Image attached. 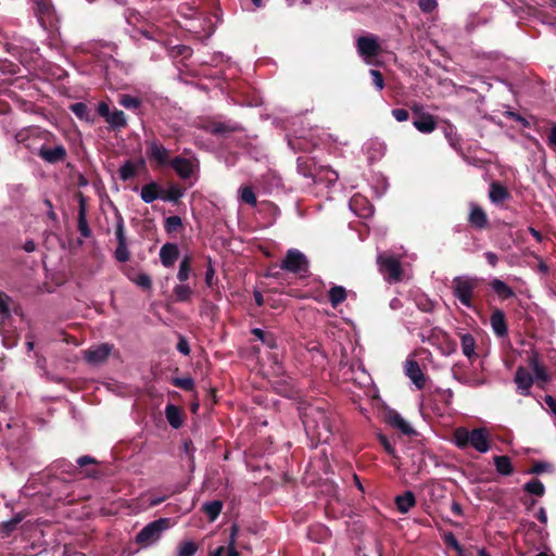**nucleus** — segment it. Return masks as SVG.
<instances>
[{
  "label": "nucleus",
  "instance_id": "18",
  "mask_svg": "<svg viewBox=\"0 0 556 556\" xmlns=\"http://www.w3.org/2000/svg\"><path fill=\"white\" fill-rule=\"evenodd\" d=\"M203 129L214 136H226L240 130V127L236 124L231 123H223L216 121H210L204 126Z\"/></svg>",
  "mask_w": 556,
  "mask_h": 556
},
{
  "label": "nucleus",
  "instance_id": "37",
  "mask_svg": "<svg viewBox=\"0 0 556 556\" xmlns=\"http://www.w3.org/2000/svg\"><path fill=\"white\" fill-rule=\"evenodd\" d=\"M460 341H462L463 354L466 357H468L469 359L475 357L476 356V351H475L476 340H475L473 336L470 333H465L462 336Z\"/></svg>",
  "mask_w": 556,
  "mask_h": 556
},
{
  "label": "nucleus",
  "instance_id": "20",
  "mask_svg": "<svg viewBox=\"0 0 556 556\" xmlns=\"http://www.w3.org/2000/svg\"><path fill=\"white\" fill-rule=\"evenodd\" d=\"M489 198L493 204L500 205L503 202L509 200L511 198V194L508 191V189L501 182L492 181L490 184Z\"/></svg>",
  "mask_w": 556,
  "mask_h": 556
},
{
  "label": "nucleus",
  "instance_id": "24",
  "mask_svg": "<svg viewBox=\"0 0 556 556\" xmlns=\"http://www.w3.org/2000/svg\"><path fill=\"white\" fill-rule=\"evenodd\" d=\"M140 197L144 203H152L157 199L162 200V187L155 181L146 184L141 188Z\"/></svg>",
  "mask_w": 556,
  "mask_h": 556
},
{
  "label": "nucleus",
  "instance_id": "48",
  "mask_svg": "<svg viewBox=\"0 0 556 556\" xmlns=\"http://www.w3.org/2000/svg\"><path fill=\"white\" fill-rule=\"evenodd\" d=\"M554 471V465L548 462H534L532 467L528 470V473L532 475H541L543 472H553Z\"/></svg>",
  "mask_w": 556,
  "mask_h": 556
},
{
  "label": "nucleus",
  "instance_id": "12",
  "mask_svg": "<svg viewBox=\"0 0 556 556\" xmlns=\"http://www.w3.org/2000/svg\"><path fill=\"white\" fill-rule=\"evenodd\" d=\"M405 375L412 380L418 390H422L426 386V376L420 365L414 358H407L405 362Z\"/></svg>",
  "mask_w": 556,
  "mask_h": 556
},
{
  "label": "nucleus",
  "instance_id": "19",
  "mask_svg": "<svg viewBox=\"0 0 556 556\" xmlns=\"http://www.w3.org/2000/svg\"><path fill=\"white\" fill-rule=\"evenodd\" d=\"M179 257V248L176 243L167 242L162 245L160 250V260L164 267L169 268L174 266Z\"/></svg>",
  "mask_w": 556,
  "mask_h": 556
},
{
  "label": "nucleus",
  "instance_id": "40",
  "mask_svg": "<svg viewBox=\"0 0 556 556\" xmlns=\"http://www.w3.org/2000/svg\"><path fill=\"white\" fill-rule=\"evenodd\" d=\"M199 551V544L194 541H181L176 551V556H195Z\"/></svg>",
  "mask_w": 556,
  "mask_h": 556
},
{
  "label": "nucleus",
  "instance_id": "7",
  "mask_svg": "<svg viewBox=\"0 0 556 556\" xmlns=\"http://www.w3.org/2000/svg\"><path fill=\"white\" fill-rule=\"evenodd\" d=\"M146 144V154L150 161L155 162L159 167L169 166V151L159 140H148Z\"/></svg>",
  "mask_w": 556,
  "mask_h": 556
},
{
  "label": "nucleus",
  "instance_id": "38",
  "mask_svg": "<svg viewBox=\"0 0 556 556\" xmlns=\"http://www.w3.org/2000/svg\"><path fill=\"white\" fill-rule=\"evenodd\" d=\"M173 293L177 302H189L193 294V290L189 285L180 282L174 287Z\"/></svg>",
  "mask_w": 556,
  "mask_h": 556
},
{
  "label": "nucleus",
  "instance_id": "55",
  "mask_svg": "<svg viewBox=\"0 0 556 556\" xmlns=\"http://www.w3.org/2000/svg\"><path fill=\"white\" fill-rule=\"evenodd\" d=\"M370 76L372 77V84L375 87L380 91L384 88V78L380 71L378 70H370L369 71Z\"/></svg>",
  "mask_w": 556,
  "mask_h": 556
},
{
  "label": "nucleus",
  "instance_id": "61",
  "mask_svg": "<svg viewBox=\"0 0 556 556\" xmlns=\"http://www.w3.org/2000/svg\"><path fill=\"white\" fill-rule=\"evenodd\" d=\"M392 116L397 121V122H405L408 119L409 117V113L407 110L405 109H393L392 110Z\"/></svg>",
  "mask_w": 556,
  "mask_h": 556
},
{
  "label": "nucleus",
  "instance_id": "62",
  "mask_svg": "<svg viewBox=\"0 0 556 556\" xmlns=\"http://www.w3.org/2000/svg\"><path fill=\"white\" fill-rule=\"evenodd\" d=\"M97 112L101 117H103L105 119L110 115L111 110L106 102L101 101V102H99V104L97 106Z\"/></svg>",
  "mask_w": 556,
  "mask_h": 556
},
{
  "label": "nucleus",
  "instance_id": "16",
  "mask_svg": "<svg viewBox=\"0 0 556 556\" xmlns=\"http://www.w3.org/2000/svg\"><path fill=\"white\" fill-rule=\"evenodd\" d=\"M298 173L306 178H312L314 182L320 180L317 174V165L313 159L308 156H299L296 160Z\"/></svg>",
  "mask_w": 556,
  "mask_h": 556
},
{
  "label": "nucleus",
  "instance_id": "14",
  "mask_svg": "<svg viewBox=\"0 0 556 556\" xmlns=\"http://www.w3.org/2000/svg\"><path fill=\"white\" fill-rule=\"evenodd\" d=\"M386 422L393 428L399 429L405 435L416 434L414 428L394 409L386 413Z\"/></svg>",
  "mask_w": 556,
  "mask_h": 556
},
{
  "label": "nucleus",
  "instance_id": "26",
  "mask_svg": "<svg viewBox=\"0 0 556 556\" xmlns=\"http://www.w3.org/2000/svg\"><path fill=\"white\" fill-rule=\"evenodd\" d=\"M239 534V526L237 523H233L230 527V533H229V540L226 547L227 556H240L238 552V547L247 548L245 545L239 543L237 541Z\"/></svg>",
  "mask_w": 556,
  "mask_h": 556
},
{
  "label": "nucleus",
  "instance_id": "47",
  "mask_svg": "<svg viewBox=\"0 0 556 556\" xmlns=\"http://www.w3.org/2000/svg\"><path fill=\"white\" fill-rule=\"evenodd\" d=\"M170 383L174 387L179 388L184 391H193L194 387H195L194 380L191 377H184V378L174 377V378H172Z\"/></svg>",
  "mask_w": 556,
  "mask_h": 556
},
{
  "label": "nucleus",
  "instance_id": "27",
  "mask_svg": "<svg viewBox=\"0 0 556 556\" xmlns=\"http://www.w3.org/2000/svg\"><path fill=\"white\" fill-rule=\"evenodd\" d=\"M110 130H121L127 126V118L123 111L115 109L105 118Z\"/></svg>",
  "mask_w": 556,
  "mask_h": 556
},
{
  "label": "nucleus",
  "instance_id": "5",
  "mask_svg": "<svg viewBox=\"0 0 556 556\" xmlns=\"http://www.w3.org/2000/svg\"><path fill=\"white\" fill-rule=\"evenodd\" d=\"M34 13L39 24L47 29L58 21L54 5L51 0H33Z\"/></svg>",
  "mask_w": 556,
  "mask_h": 556
},
{
  "label": "nucleus",
  "instance_id": "1",
  "mask_svg": "<svg viewBox=\"0 0 556 556\" xmlns=\"http://www.w3.org/2000/svg\"><path fill=\"white\" fill-rule=\"evenodd\" d=\"M453 441L460 450L473 447L479 453H486L491 447L489 433L484 428L468 430L465 427H458L453 433Z\"/></svg>",
  "mask_w": 556,
  "mask_h": 556
},
{
  "label": "nucleus",
  "instance_id": "2",
  "mask_svg": "<svg viewBox=\"0 0 556 556\" xmlns=\"http://www.w3.org/2000/svg\"><path fill=\"white\" fill-rule=\"evenodd\" d=\"M478 277L457 276L452 280L453 295L466 307L473 306L472 299L475 290L480 286Z\"/></svg>",
  "mask_w": 556,
  "mask_h": 556
},
{
  "label": "nucleus",
  "instance_id": "23",
  "mask_svg": "<svg viewBox=\"0 0 556 556\" xmlns=\"http://www.w3.org/2000/svg\"><path fill=\"white\" fill-rule=\"evenodd\" d=\"M394 503L399 513L407 514L410 508L416 506L417 501L412 491H405L403 494L395 496Z\"/></svg>",
  "mask_w": 556,
  "mask_h": 556
},
{
  "label": "nucleus",
  "instance_id": "63",
  "mask_svg": "<svg viewBox=\"0 0 556 556\" xmlns=\"http://www.w3.org/2000/svg\"><path fill=\"white\" fill-rule=\"evenodd\" d=\"M547 144L552 148H556V124L549 129L547 135Z\"/></svg>",
  "mask_w": 556,
  "mask_h": 556
},
{
  "label": "nucleus",
  "instance_id": "60",
  "mask_svg": "<svg viewBox=\"0 0 556 556\" xmlns=\"http://www.w3.org/2000/svg\"><path fill=\"white\" fill-rule=\"evenodd\" d=\"M177 350L184 354V355H189L190 354V345H189V342L187 341V339L185 337H179V340H178V343H177Z\"/></svg>",
  "mask_w": 556,
  "mask_h": 556
},
{
  "label": "nucleus",
  "instance_id": "4",
  "mask_svg": "<svg viewBox=\"0 0 556 556\" xmlns=\"http://www.w3.org/2000/svg\"><path fill=\"white\" fill-rule=\"evenodd\" d=\"M280 267L289 273L302 275L308 273L309 263L301 251L290 249L287 251Z\"/></svg>",
  "mask_w": 556,
  "mask_h": 556
},
{
  "label": "nucleus",
  "instance_id": "11",
  "mask_svg": "<svg viewBox=\"0 0 556 556\" xmlns=\"http://www.w3.org/2000/svg\"><path fill=\"white\" fill-rule=\"evenodd\" d=\"M356 47L358 53L365 58H376L381 51L380 45L372 35L361 36L357 39Z\"/></svg>",
  "mask_w": 556,
  "mask_h": 556
},
{
  "label": "nucleus",
  "instance_id": "30",
  "mask_svg": "<svg viewBox=\"0 0 556 556\" xmlns=\"http://www.w3.org/2000/svg\"><path fill=\"white\" fill-rule=\"evenodd\" d=\"M496 471L502 476H510L514 473L511 459L506 455H496L493 458Z\"/></svg>",
  "mask_w": 556,
  "mask_h": 556
},
{
  "label": "nucleus",
  "instance_id": "35",
  "mask_svg": "<svg viewBox=\"0 0 556 556\" xmlns=\"http://www.w3.org/2000/svg\"><path fill=\"white\" fill-rule=\"evenodd\" d=\"M192 261H193V258L189 254H186L182 257V260L179 264L178 273H177V279L180 282H186L189 279L190 274H191Z\"/></svg>",
  "mask_w": 556,
  "mask_h": 556
},
{
  "label": "nucleus",
  "instance_id": "50",
  "mask_svg": "<svg viewBox=\"0 0 556 556\" xmlns=\"http://www.w3.org/2000/svg\"><path fill=\"white\" fill-rule=\"evenodd\" d=\"M119 104L128 110H137L141 105V100L130 94H123L119 99Z\"/></svg>",
  "mask_w": 556,
  "mask_h": 556
},
{
  "label": "nucleus",
  "instance_id": "34",
  "mask_svg": "<svg viewBox=\"0 0 556 556\" xmlns=\"http://www.w3.org/2000/svg\"><path fill=\"white\" fill-rule=\"evenodd\" d=\"M77 465L80 467V468H86L85 469V475L89 478H97L99 477L100 472L99 470L96 468V467H92V468H87L89 465H97L98 464V460L89 455H84V456H80L79 458H77L76 460Z\"/></svg>",
  "mask_w": 556,
  "mask_h": 556
},
{
  "label": "nucleus",
  "instance_id": "6",
  "mask_svg": "<svg viewBox=\"0 0 556 556\" xmlns=\"http://www.w3.org/2000/svg\"><path fill=\"white\" fill-rule=\"evenodd\" d=\"M379 270L389 282H397L402 280L403 269L401 263L394 256L379 255L377 258Z\"/></svg>",
  "mask_w": 556,
  "mask_h": 556
},
{
  "label": "nucleus",
  "instance_id": "9",
  "mask_svg": "<svg viewBox=\"0 0 556 556\" xmlns=\"http://www.w3.org/2000/svg\"><path fill=\"white\" fill-rule=\"evenodd\" d=\"M114 345L111 343H101L83 351L85 361L93 366L101 365L106 362Z\"/></svg>",
  "mask_w": 556,
  "mask_h": 556
},
{
  "label": "nucleus",
  "instance_id": "3",
  "mask_svg": "<svg viewBox=\"0 0 556 556\" xmlns=\"http://www.w3.org/2000/svg\"><path fill=\"white\" fill-rule=\"evenodd\" d=\"M170 526L169 518H159L144 526L136 535L135 542L142 547H148L157 542L162 533Z\"/></svg>",
  "mask_w": 556,
  "mask_h": 556
},
{
  "label": "nucleus",
  "instance_id": "21",
  "mask_svg": "<svg viewBox=\"0 0 556 556\" xmlns=\"http://www.w3.org/2000/svg\"><path fill=\"white\" fill-rule=\"evenodd\" d=\"M413 125L418 131L430 134L437 128V121L429 113H419L418 117L414 119Z\"/></svg>",
  "mask_w": 556,
  "mask_h": 556
},
{
  "label": "nucleus",
  "instance_id": "22",
  "mask_svg": "<svg viewBox=\"0 0 556 556\" xmlns=\"http://www.w3.org/2000/svg\"><path fill=\"white\" fill-rule=\"evenodd\" d=\"M515 382L520 394H529V389L533 384V378L526 368L518 367L515 374Z\"/></svg>",
  "mask_w": 556,
  "mask_h": 556
},
{
  "label": "nucleus",
  "instance_id": "13",
  "mask_svg": "<svg viewBox=\"0 0 556 556\" xmlns=\"http://www.w3.org/2000/svg\"><path fill=\"white\" fill-rule=\"evenodd\" d=\"M470 212L468 215L469 225L478 230H483L489 227V218L485 211L476 203L469 204Z\"/></svg>",
  "mask_w": 556,
  "mask_h": 556
},
{
  "label": "nucleus",
  "instance_id": "8",
  "mask_svg": "<svg viewBox=\"0 0 556 556\" xmlns=\"http://www.w3.org/2000/svg\"><path fill=\"white\" fill-rule=\"evenodd\" d=\"M36 154L46 163L49 164H58L62 163L67 157V151L65 147L61 143L55 144L53 147L48 144H42L36 152Z\"/></svg>",
  "mask_w": 556,
  "mask_h": 556
},
{
  "label": "nucleus",
  "instance_id": "36",
  "mask_svg": "<svg viewBox=\"0 0 556 556\" xmlns=\"http://www.w3.org/2000/svg\"><path fill=\"white\" fill-rule=\"evenodd\" d=\"M329 302L333 308L338 307L346 300V290L341 286H333L329 290Z\"/></svg>",
  "mask_w": 556,
  "mask_h": 556
},
{
  "label": "nucleus",
  "instance_id": "49",
  "mask_svg": "<svg viewBox=\"0 0 556 556\" xmlns=\"http://www.w3.org/2000/svg\"><path fill=\"white\" fill-rule=\"evenodd\" d=\"M530 365L532 367V370L534 372V376H535L536 380H540V381H543V382L548 380V376H547L545 367L540 364V362L538 361L536 357H533L530 361Z\"/></svg>",
  "mask_w": 556,
  "mask_h": 556
},
{
  "label": "nucleus",
  "instance_id": "51",
  "mask_svg": "<svg viewBox=\"0 0 556 556\" xmlns=\"http://www.w3.org/2000/svg\"><path fill=\"white\" fill-rule=\"evenodd\" d=\"M114 256H115L116 261L119 263H125V262L129 261L130 252L128 250V244L127 243L117 244L115 252H114Z\"/></svg>",
  "mask_w": 556,
  "mask_h": 556
},
{
  "label": "nucleus",
  "instance_id": "25",
  "mask_svg": "<svg viewBox=\"0 0 556 556\" xmlns=\"http://www.w3.org/2000/svg\"><path fill=\"white\" fill-rule=\"evenodd\" d=\"M490 287L502 301L511 299L516 295L514 290L498 278L491 280Z\"/></svg>",
  "mask_w": 556,
  "mask_h": 556
},
{
  "label": "nucleus",
  "instance_id": "58",
  "mask_svg": "<svg viewBox=\"0 0 556 556\" xmlns=\"http://www.w3.org/2000/svg\"><path fill=\"white\" fill-rule=\"evenodd\" d=\"M417 307L426 313L432 312L434 308V303L429 299H420L416 302Z\"/></svg>",
  "mask_w": 556,
  "mask_h": 556
},
{
  "label": "nucleus",
  "instance_id": "52",
  "mask_svg": "<svg viewBox=\"0 0 556 556\" xmlns=\"http://www.w3.org/2000/svg\"><path fill=\"white\" fill-rule=\"evenodd\" d=\"M131 280L143 290H150L152 288V280L148 274L140 273L131 278Z\"/></svg>",
  "mask_w": 556,
  "mask_h": 556
},
{
  "label": "nucleus",
  "instance_id": "57",
  "mask_svg": "<svg viewBox=\"0 0 556 556\" xmlns=\"http://www.w3.org/2000/svg\"><path fill=\"white\" fill-rule=\"evenodd\" d=\"M214 279H215V269L213 267L211 258H208V265L205 271V285L208 288H212L214 286Z\"/></svg>",
  "mask_w": 556,
  "mask_h": 556
},
{
  "label": "nucleus",
  "instance_id": "17",
  "mask_svg": "<svg viewBox=\"0 0 556 556\" xmlns=\"http://www.w3.org/2000/svg\"><path fill=\"white\" fill-rule=\"evenodd\" d=\"M169 166L184 180L189 179L194 172V165L192 164V162L182 156H175L174 159H172Z\"/></svg>",
  "mask_w": 556,
  "mask_h": 556
},
{
  "label": "nucleus",
  "instance_id": "39",
  "mask_svg": "<svg viewBox=\"0 0 556 556\" xmlns=\"http://www.w3.org/2000/svg\"><path fill=\"white\" fill-rule=\"evenodd\" d=\"M223 509V502L215 500L203 505L202 510L206 514L210 521H214Z\"/></svg>",
  "mask_w": 556,
  "mask_h": 556
},
{
  "label": "nucleus",
  "instance_id": "29",
  "mask_svg": "<svg viewBox=\"0 0 556 556\" xmlns=\"http://www.w3.org/2000/svg\"><path fill=\"white\" fill-rule=\"evenodd\" d=\"M251 333L268 349L275 350L278 348L277 337L273 332L264 331L260 328H253Z\"/></svg>",
  "mask_w": 556,
  "mask_h": 556
},
{
  "label": "nucleus",
  "instance_id": "64",
  "mask_svg": "<svg viewBox=\"0 0 556 556\" xmlns=\"http://www.w3.org/2000/svg\"><path fill=\"white\" fill-rule=\"evenodd\" d=\"M544 401L551 410L556 415V397L552 395H545Z\"/></svg>",
  "mask_w": 556,
  "mask_h": 556
},
{
  "label": "nucleus",
  "instance_id": "46",
  "mask_svg": "<svg viewBox=\"0 0 556 556\" xmlns=\"http://www.w3.org/2000/svg\"><path fill=\"white\" fill-rule=\"evenodd\" d=\"M240 199L242 202L251 206H256L257 204L256 194L253 188L250 186H244L240 189Z\"/></svg>",
  "mask_w": 556,
  "mask_h": 556
},
{
  "label": "nucleus",
  "instance_id": "31",
  "mask_svg": "<svg viewBox=\"0 0 556 556\" xmlns=\"http://www.w3.org/2000/svg\"><path fill=\"white\" fill-rule=\"evenodd\" d=\"M185 190L177 184L172 182L167 190L162 188V200L173 203H178L184 197Z\"/></svg>",
  "mask_w": 556,
  "mask_h": 556
},
{
  "label": "nucleus",
  "instance_id": "44",
  "mask_svg": "<svg viewBox=\"0 0 556 556\" xmlns=\"http://www.w3.org/2000/svg\"><path fill=\"white\" fill-rule=\"evenodd\" d=\"M442 540L446 546L456 551L458 555L464 554V547L459 544V542L457 541V539L453 532H451V531L445 532L442 535Z\"/></svg>",
  "mask_w": 556,
  "mask_h": 556
},
{
  "label": "nucleus",
  "instance_id": "53",
  "mask_svg": "<svg viewBox=\"0 0 556 556\" xmlns=\"http://www.w3.org/2000/svg\"><path fill=\"white\" fill-rule=\"evenodd\" d=\"M319 421L316 425V430L320 435V429H324L326 432H331L330 420L325 412H318Z\"/></svg>",
  "mask_w": 556,
  "mask_h": 556
},
{
  "label": "nucleus",
  "instance_id": "33",
  "mask_svg": "<svg viewBox=\"0 0 556 556\" xmlns=\"http://www.w3.org/2000/svg\"><path fill=\"white\" fill-rule=\"evenodd\" d=\"M70 110L76 115L80 121H85L87 123L92 124L94 122V117L88 109L87 104L84 102H76L70 105Z\"/></svg>",
  "mask_w": 556,
  "mask_h": 556
},
{
  "label": "nucleus",
  "instance_id": "32",
  "mask_svg": "<svg viewBox=\"0 0 556 556\" xmlns=\"http://www.w3.org/2000/svg\"><path fill=\"white\" fill-rule=\"evenodd\" d=\"M23 519L24 515L18 513L10 520L2 521L0 523V535L2 538L10 536L17 529V526L22 522Z\"/></svg>",
  "mask_w": 556,
  "mask_h": 556
},
{
  "label": "nucleus",
  "instance_id": "56",
  "mask_svg": "<svg viewBox=\"0 0 556 556\" xmlns=\"http://www.w3.org/2000/svg\"><path fill=\"white\" fill-rule=\"evenodd\" d=\"M10 301H11V299L9 295H7L4 293H0V313L4 317L10 316V306H9Z\"/></svg>",
  "mask_w": 556,
  "mask_h": 556
},
{
  "label": "nucleus",
  "instance_id": "10",
  "mask_svg": "<svg viewBox=\"0 0 556 556\" xmlns=\"http://www.w3.org/2000/svg\"><path fill=\"white\" fill-rule=\"evenodd\" d=\"M78 202V214H77V228L81 237L90 238L92 232L87 220V198L83 192L78 191L75 194Z\"/></svg>",
  "mask_w": 556,
  "mask_h": 556
},
{
  "label": "nucleus",
  "instance_id": "59",
  "mask_svg": "<svg viewBox=\"0 0 556 556\" xmlns=\"http://www.w3.org/2000/svg\"><path fill=\"white\" fill-rule=\"evenodd\" d=\"M419 8L425 13H430L437 8L435 0H419Z\"/></svg>",
  "mask_w": 556,
  "mask_h": 556
},
{
  "label": "nucleus",
  "instance_id": "28",
  "mask_svg": "<svg viewBox=\"0 0 556 556\" xmlns=\"http://www.w3.org/2000/svg\"><path fill=\"white\" fill-rule=\"evenodd\" d=\"M165 416L168 421V424L174 428L178 429L182 426V413L181 409L174 405V404H167L165 407Z\"/></svg>",
  "mask_w": 556,
  "mask_h": 556
},
{
  "label": "nucleus",
  "instance_id": "54",
  "mask_svg": "<svg viewBox=\"0 0 556 556\" xmlns=\"http://www.w3.org/2000/svg\"><path fill=\"white\" fill-rule=\"evenodd\" d=\"M379 443L383 446L384 451L392 456L393 458H397L396 451L393 445L390 443L387 435L379 433L378 434Z\"/></svg>",
  "mask_w": 556,
  "mask_h": 556
},
{
  "label": "nucleus",
  "instance_id": "45",
  "mask_svg": "<svg viewBox=\"0 0 556 556\" xmlns=\"http://www.w3.org/2000/svg\"><path fill=\"white\" fill-rule=\"evenodd\" d=\"M184 226L181 217L174 215L165 219L164 229L167 233H173L181 229Z\"/></svg>",
  "mask_w": 556,
  "mask_h": 556
},
{
  "label": "nucleus",
  "instance_id": "43",
  "mask_svg": "<svg viewBox=\"0 0 556 556\" xmlns=\"http://www.w3.org/2000/svg\"><path fill=\"white\" fill-rule=\"evenodd\" d=\"M115 237L117 240V244L127 243L125 223L119 212L116 213Z\"/></svg>",
  "mask_w": 556,
  "mask_h": 556
},
{
  "label": "nucleus",
  "instance_id": "15",
  "mask_svg": "<svg viewBox=\"0 0 556 556\" xmlns=\"http://www.w3.org/2000/svg\"><path fill=\"white\" fill-rule=\"evenodd\" d=\"M490 324L493 332L498 338H504L508 333V327L505 313L500 308H493L490 316Z\"/></svg>",
  "mask_w": 556,
  "mask_h": 556
},
{
  "label": "nucleus",
  "instance_id": "41",
  "mask_svg": "<svg viewBox=\"0 0 556 556\" xmlns=\"http://www.w3.org/2000/svg\"><path fill=\"white\" fill-rule=\"evenodd\" d=\"M137 175V166L132 161H126L118 169V176L123 181L132 179Z\"/></svg>",
  "mask_w": 556,
  "mask_h": 556
},
{
  "label": "nucleus",
  "instance_id": "42",
  "mask_svg": "<svg viewBox=\"0 0 556 556\" xmlns=\"http://www.w3.org/2000/svg\"><path fill=\"white\" fill-rule=\"evenodd\" d=\"M525 492L542 497L545 494V486L539 479H532L523 485Z\"/></svg>",
  "mask_w": 556,
  "mask_h": 556
}]
</instances>
